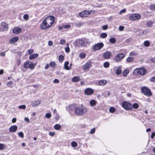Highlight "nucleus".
<instances>
[{
	"label": "nucleus",
	"mask_w": 155,
	"mask_h": 155,
	"mask_svg": "<svg viewBox=\"0 0 155 155\" xmlns=\"http://www.w3.org/2000/svg\"><path fill=\"white\" fill-rule=\"evenodd\" d=\"M87 112V109L83 106L76 107L75 108L74 110L75 114L76 115L79 116L84 114Z\"/></svg>",
	"instance_id": "f257e3e1"
},
{
	"label": "nucleus",
	"mask_w": 155,
	"mask_h": 155,
	"mask_svg": "<svg viewBox=\"0 0 155 155\" xmlns=\"http://www.w3.org/2000/svg\"><path fill=\"white\" fill-rule=\"evenodd\" d=\"M44 20L47 24L48 25V26L50 27L54 22V18L52 16H49L45 18Z\"/></svg>",
	"instance_id": "f03ea898"
},
{
	"label": "nucleus",
	"mask_w": 155,
	"mask_h": 155,
	"mask_svg": "<svg viewBox=\"0 0 155 155\" xmlns=\"http://www.w3.org/2000/svg\"><path fill=\"white\" fill-rule=\"evenodd\" d=\"M142 92L145 95L147 96H151L152 95V93L150 89L147 87H143L141 88Z\"/></svg>",
	"instance_id": "7ed1b4c3"
},
{
	"label": "nucleus",
	"mask_w": 155,
	"mask_h": 155,
	"mask_svg": "<svg viewBox=\"0 0 155 155\" xmlns=\"http://www.w3.org/2000/svg\"><path fill=\"white\" fill-rule=\"evenodd\" d=\"M36 65V63H33L30 61H27L24 64V67L26 68H29L31 69H33Z\"/></svg>",
	"instance_id": "20e7f679"
},
{
	"label": "nucleus",
	"mask_w": 155,
	"mask_h": 155,
	"mask_svg": "<svg viewBox=\"0 0 155 155\" xmlns=\"http://www.w3.org/2000/svg\"><path fill=\"white\" fill-rule=\"evenodd\" d=\"M122 106L126 110H130L132 108V106L130 103L126 102L124 101L122 103Z\"/></svg>",
	"instance_id": "39448f33"
},
{
	"label": "nucleus",
	"mask_w": 155,
	"mask_h": 155,
	"mask_svg": "<svg viewBox=\"0 0 155 155\" xmlns=\"http://www.w3.org/2000/svg\"><path fill=\"white\" fill-rule=\"evenodd\" d=\"M141 15L139 14H133L129 17L130 20L132 21L138 20L140 19Z\"/></svg>",
	"instance_id": "423d86ee"
},
{
	"label": "nucleus",
	"mask_w": 155,
	"mask_h": 155,
	"mask_svg": "<svg viewBox=\"0 0 155 155\" xmlns=\"http://www.w3.org/2000/svg\"><path fill=\"white\" fill-rule=\"evenodd\" d=\"M104 44L102 42L98 43L94 46L93 49L95 51L99 50L104 46Z\"/></svg>",
	"instance_id": "0eeeda50"
},
{
	"label": "nucleus",
	"mask_w": 155,
	"mask_h": 155,
	"mask_svg": "<svg viewBox=\"0 0 155 155\" xmlns=\"http://www.w3.org/2000/svg\"><path fill=\"white\" fill-rule=\"evenodd\" d=\"M91 12L90 11L85 10L79 13V15L82 17H87V15L90 14Z\"/></svg>",
	"instance_id": "6e6552de"
},
{
	"label": "nucleus",
	"mask_w": 155,
	"mask_h": 155,
	"mask_svg": "<svg viewBox=\"0 0 155 155\" xmlns=\"http://www.w3.org/2000/svg\"><path fill=\"white\" fill-rule=\"evenodd\" d=\"M76 42V45L79 47H82L84 44L83 40L79 39H77Z\"/></svg>",
	"instance_id": "1a4fd4ad"
},
{
	"label": "nucleus",
	"mask_w": 155,
	"mask_h": 155,
	"mask_svg": "<svg viewBox=\"0 0 155 155\" xmlns=\"http://www.w3.org/2000/svg\"><path fill=\"white\" fill-rule=\"evenodd\" d=\"M94 90L92 89L88 88L85 89L84 91V93L87 95H91L93 94Z\"/></svg>",
	"instance_id": "9d476101"
},
{
	"label": "nucleus",
	"mask_w": 155,
	"mask_h": 155,
	"mask_svg": "<svg viewBox=\"0 0 155 155\" xmlns=\"http://www.w3.org/2000/svg\"><path fill=\"white\" fill-rule=\"evenodd\" d=\"M50 27L48 26V25L47 24L46 21H45V20H44L41 25V29L46 30Z\"/></svg>",
	"instance_id": "9b49d317"
},
{
	"label": "nucleus",
	"mask_w": 155,
	"mask_h": 155,
	"mask_svg": "<svg viewBox=\"0 0 155 155\" xmlns=\"http://www.w3.org/2000/svg\"><path fill=\"white\" fill-rule=\"evenodd\" d=\"M111 55V53L109 51H106L104 52L103 56L105 59H108L110 58Z\"/></svg>",
	"instance_id": "f8f14e48"
},
{
	"label": "nucleus",
	"mask_w": 155,
	"mask_h": 155,
	"mask_svg": "<svg viewBox=\"0 0 155 155\" xmlns=\"http://www.w3.org/2000/svg\"><path fill=\"white\" fill-rule=\"evenodd\" d=\"M91 64H92L91 62L89 61L87 62L85 64L83 65V70L85 71L87 70L91 67Z\"/></svg>",
	"instance_id": "ddd939ff"
},
{
	"label": "nucleus",
	"mask_w": 155,
	"mask_h": 155,
	"mask_svg": "<svg viewBox=\"0 0 155 155\" xmlns=\"http://www.w3.org/2000/svg\"><path fill=\"white\" fill-rule=\"evenodd\" d=\"M124 57V55L123 54L120 53L118 55L115 57V59L116 61H118L120 60Z\"/></svg>",
	"instance_id": "4468645a"
},
{
	"label": "nucleus",
	"mask_w": 155,
	"mask_h": 155,
	"mask_svg": "<svg viewBox=\"0 0 155 155\" xmlns=\"http://www.w3.org/2000/svg\"><path fill=\"white\" fill-rule=\"evenodd\" d=\"M139 74L141 75H145L147 72L146 70L143 68H139Z\"/></svg>",
	"instance_id": "2eb2a0df"
},
{
	"label": "nucleus",
	"mask_w": 155,
	"mask_h": 155,
	"mask_svg": "<svg viewBox=\"0 0 155 155\" xmlns=\"http://www.w3.org/2000/svg\"><path fill=\"white\" fill-rule=\"evenodd\" d=\"M18 127L16 125H13L9 128V131L11 132H15L17 130Z\"/></svg>",
	"instance_id": "dca6fc26"
},
{
	"label": "nucleus",
	"mask_w": 155,
	"mask_h": 155,
	"mask_svg": "<svg viewBox=\"0 0 155 155\" xmlns=\"http://www.w3.org/2000/svg\"><path fill=\"white\" fill-rule=\"evenodd\" d=\"M107 81L104 80H101L98 82V84L100 86H104L107 84Z\"/></svg>",
	"instance_id": "f3484780"
},
{
	"label": "nucleus",
	"mask_w": 155,
	"mask_h": 155,
	"mask_svg": "<svg viewBox=\"0 0 155 155\" xmlns=\"http://www.w3.org/2000/svg\"><path fill=\"white\" fill-rule=\"evenodd\" d=\"M18 38L15 36L14 38H12L10 40V42L11 44L14 43L18 41Z\"/></svg>",
	"instance_id": "a211bd4d"
},
{
	"label": "nucleus",
	"mask_w": 155,
	"mask_h": 155,
	"mask_svg": "<svg viewBox=\"0 0 155 155\" xmlns=\"http://www.w3.org/2000/svg\"><path fill=\"white\" fill-rule=\"evenodd\" d=\"M21 30V29L20 28L16 27L13 30V32L14 34H18L19 33Z\"/></svg>",
	"instance_id": "6ab92c4d"
},
{
	"label": "nucleus",
	"mask_w": 155,
	"mask_h": 155,
	"mask_svg": "<svg viewBox=\"0 0 155 155\" xmlns=\"http://www.w3.org/2000/svg\"><path fill=\"white\" fill-rule=\"evenodd\" d=\"M40 104V102L38 101H33L31 102V105L33 106H36Z\"/></svg>",
	"instance_id": "aec40b11"
},
{
	"label": "nucleus",
	"mask_w": 155,
	"mask_h": 155,
	"mask_svg": "<svg viewBox=\"0 0 155 155\" xmlns=\"http://www.w3.org/2000/svg\"><path fill=\"white\" fill-rule=\"evenodd\" d=\"M38 56V54H34L29 56V58L30 59H33L37 58Z\"/></svg>",
	"instance_id": "412c9836"
},
{
	"label": "nucleus",
	"mask_w": 155,
	"mask_h": 155,
	"mask_svg": "<svg viewBox=\"0 0 155 155\" xmlns=\"http://www.w3.org/2000/svg\"><path fill=\"white\" fill-rule=\"evenodd\" d=\"M153 24V22L151 20H150L147 22L146 25L148 27H151Z\"/></svg>",
	"instance_id": "4be33fe9"
},
{
	"label": "nucleus",
	"mask_w": 155,
	"mask_h": 155,
	"mask_svg": "<svg viewBox=\"0 0 155 155\" xmlns=\"http://www.w3.org/2000/svg\"><path fill=\"white\" fill-rule=\"evenodd\" d=\"M89 103L91 106H93L97 104V102L94 100H92L90 101Z\"/></svg>",
	"instance_id": "5701e85b"
},
{
	"label": "nucleus",
	"mask_w": 155,
	"mask_h": 155,
	"mask_svg": "<svg viewBox=\"0 0 155 155\" xmlns=\"http://www.w3.org/2000/svg\"><path fill=\"white\" fill-rule=\"evenodd\" d=\"M69 64V62L68 61H66L65 62L64 64V68L67 70H69L70 68L68 66V65Z\"/></svg>",
	"instance_id": "b1692460"
},
{
	"label": "nucleus",
	"mask_w": 155,
	"mask_h": 155,
	"mask_svg": "<svg viewBox=\"0 0 155 155\" xmlns=\"http://www.w3.org/2000/svg\"><path fill=\"white\" fill-rule=\"evenodd\" d=\"M72 80L73 82H77L79 81V79L78 77H74L72 78Z\"/></svg>",
	"instance_id": "393cba45"
},
{
	"label": "nucleus",
	"mask_w": 155,
	"mask_h": 155,
	"mask_svg": "<svg viewBox=\"0 0 155 155\" xmlns=\"http://www.w3.org/2000/svg\"><path fill=\"white\" fill-rule=\"evenodd\" d=\"M110 42L112 44H114L116 42V39L114 38H111L109 39Z\"/></svg>",
	"instance_id": "a878e982"
},
{
	"label": "nucleus",
	"mask_w": 155,
	"mask_h": 155,
	"mask_svg": "<svg viewBox=\"0 0 155 155\" xmlns=\"http://www.w3.org/2000/svg\"><path fill=\"white\" fill-rule=\"evenodd\" d=\"M58 59L60 62H62L64 59V57L63 55H60L59 56Z\"/></svg>",
	"instance_id": "bb28decb"
},
{
	"label": "nucleus",
	"mask_w": 155,
	"mask_h": 155,
	"mask_svg": "<svg viewBox=\"0 0 155 155\" xmlns=\"http://www.w3.org/2000/svg\"><path fill=\"white\" fill-rule=\"evenodd\" d=\"M107 36V34L105 33H102L100 34V37L102 38H106Z\"/></svg>",
	"instance_id": "cd10ccee"
},
{
	"label": "nucleus",
	"mask_w": 155,
	"mask_h": 155,
	"mask_svg": "<svg viewBox=\"0 0 155 155\" xmlns=\"http://www.w3.org/2000/svg\"><path fill=\"white\" fill-rule=\"evenodd\" d=\"M134 60V58L132 57H129L127 58L126 61L128 62H130Z\"/></svg>",
	"instance_id": "c85d7f7f"
},
{
	"label": "nucleus",
	"mask_w": 155,
	"mask_h": 155,
	"mask_svg": "<svg viewBox=\"0 0 155 155\" xmlns=\"http://www.w3.org/2000/svg\"><path fill=\"white\" fill-rule=\"evenodd\" d=\"M2 27L5 29H7L8 27V25L5 22H2L1 23Z\"/></svg>",
	"instance_id": "c756f323"
},
{
	"label": "nucleus",
	"mask_w": 155,
	"mask_h": 155,
	"mask_svg": "<svg viewBox=\"0 0 155 155\" xmlns=\"http://www.w3.org/2000/svg\"><path fill=\"white\" fill-rule=\"evenodd\" d=\"M61 126L59 124H56L54 126V128L56 130H58L61 128Z\"/></svg>",
	"instance_id": "7c9ffc66"
},
{
	"label": "nucleus",
	"mask_w": 155,
	"mask_h": 155,
	"mask_svg": "<svg viewBox=\"0 0 155 155\" xmlns=\"http://www.w3.org/2000/svg\"><path fill=\"white\" fill-rule=\"evenodd\" d=\"M129 71L127 70H125L123 72V76L124 77L127 76V74L129 73Z\"/></svg>",
	"instance_id": "2f4dec72"
},
{
	"label": "nucleus",
	"mask_w": 155,
	"mask_h": 155,
	"mask_svg": "<svg viewBox=\"0 0 155 155\" xmlns=\"http://www.w3.org/2000/svg\"><path fill=\"white\" fill-rule=\"evenodd\" d=\"M150 9L151 10H155V5L152 4L150 6Z\"/></svg>",
	"instance_id": "473e14b6"
},
{
	"label": "nucleus",
	"mask_w": 155,
	"mask_h": 155,
	"mask_svg": "<svg viewBox=\"0 0 155 155\" xmlns=\"http://www.w3.org/2000/svg\"><path fill=\"white\" fill-rule=\"evenodd\" d=\"M139 68H136L133 71V74L136 75V74H139Z\"/></svg>",
	"instance_id": "72a5a7b5"
},
{
	"label": "nucleus",
	"mask_w": 155,
	"mask_h": 155,
	"mask_svg": "<svg viewBox=\"0 0 155 155\" xmlns=\"http://www.w3.org/2000/svg\"><path fill=\"white\" fill-rule=\"evenodd\" d=\"M121 73V71L120 68H118L116 70V73L117 74L119 75Z\"/></svg>",
	"instance_id": "f704fd0d"
},
{
	"label": "nucleus",
	"mask_w": 155,
	"mask_h": 155,
	"mask_svg": "<svg viewBox=\"0 0 155 155\" xmlns=\"http://www.w3.org/2000/svg\"><path fill=\"white\" fill-rule=\"evenodd\" d=\"M103 65L105 68H107L109 67V63L108 62H106Z\"/></svg>",
	"instance_id": "c9c22d12"
},
{
	"label": "nucleus",
	"mask_w": 155,
	"mask_h": 155,
	"mask_svg": "<svg viewBox=\"0 0 155 155\" xmlns=\"http://www.w3.org/2000/svg\"><path fill=\"white\" fill-rule=\"evenodd\" d=\"M77 143L74 141H73L71 143V145L73 147H75L77 146Z\"/></svg>",
	"instance_id": "e433bc0d"
},
{
	"label": "nucleus",
	"mask_w": 155,
	"mask_h": 155,
	"mask_svg": "<svg viewBox=\"0 0 155 155\" xmlns=\"http://www.w3.org/2000/svg\"><path fill=\"white\" fill-rule=\"evenodd\" d=\"M150 44V42L148 41H145L144 43V45L146 47H148Z\"/></svg>",
	"instance_id": "4c0bfd02"
},
{
	"label": "nucleus",
	"mask_w": 155,
	"mask_h": 155,
	"mask_svg": "<svg viewBox=\"0 0 155 155\" xmlns=\"http://www.w3.org/2000/svg\"><path fill=\"white\" fill-rule=\"evenodd\" d=\"M115 111V109L114 108V107H111L109 108V111L110 112L113 113H114Z\"/></svg>",
	"instance_id": "58836bf2"
},
{
	"label": "nucleus",
	"mask_w": 155,
	"mask_h": 155,
	"mask_svg": "<svg viewBox=\"0 0 155 155\" xmlns=\"http://www.w3.org/2000/svg\"><path fill=\"white\" fill-rule=\"evenodd\" d=\"M80 57L82 58H84L85 57L86 54L84 53H82L80 54Z\"/></svg>",
	"instance_id": "ea45409f"
},
{
	"label": "nucleus",
	"mask_w": 155,
	"mask_h": 155,
	"mask_svg": "<svg viewBox=\"0 0 155 155\" xmlns=\"http://www.w3.org/2000/svg\"><path fill=\"white\" fill-rule=\"evenodd\" d=\"M133 107L135 109H137L139 107L138 104L136 103H134L133 105Z\"/></svg>",
	"instance_id": "a19ab883"
},
{
	"label": "nucleus",
	"mask_w": 155,
	"mask_h": 155,
	"mask_svg": "<svg viewBox=\"0 0 155 155\" xmlns=\"http://www.w3.org/2000/svg\"><path fill=\"white\" fill-rule=\"evenodd\" d=\"M137 54L134 51H132L130 53V56H135Z\"/></svg>",
	"instance_id": "79ce46f5"
},
{
	"label": "nucleus",
	"mask_w": 155,
	"mask_h": 155,
	"mask_svg": "<svg viewBox=\"0 0 155 155\" xmlns=\"http://www.w3.org/2000/svg\"><path fill=\"white\" fill-rule=\"evenodd\" d=\"M51 114L50 113H46L45 114V117L48 118H50L51 117Z\"/></svg>",
	"instance_id": "37998d69"
},
{
	"label": "nucleus",
	"mask_w": 155,
	"mask_h": 155,
	"mask_svg": "<svg viewBox=\"0 0 155 155\" xmlns=\"http://www.w3.org/2000/svg\"><path fill=\"white\" fill-rule=\"evenodd\" d=\"M18 136L21 138H23L24 137V134L22 132H20L18 134Z\"/></svg>",
	"instance_id": "c03bdc74"
},
{
	"label": "nucleus",
	"mask_w": 155,
	"mask_h": 155,
	"mask_svg": "<svg viewBox=\"0 0 155 155\" xmlns=\"http://www.w3.org/2000/svg\"><path fill=\"white\" fill-rule=\"evenodd\" d=\"M29 16L28 14H25L23 16V18L25 20H27Z\"/></svg>",
	"instance_id": "a18cd8bd"
},
{
	"label": "nucleus",
	"mask_w": 155,
	"mask_h": 155,
	"mask_svg": "<svg viewBox=\"0 0 155 155\" xmlns=\"http://www.w3.org/2000/svg\"><path fill=\"white\" fill-rule=\"evenodd\" d=\"M50 66L51 67H54L55 66V63L54 62H51L50 63Z\"/></svg>",
	"instance_id": "49530a36"
},
{
	"label": "nucleus",
	"mask_w": 155,
	"mask_h": 155,
	"mask_svg": "<svg viewBox=\"0 0 155 155\" xmlns=\"http://www.w3.org/2000/svg\"><path fill=\"white\" fill-rule=\"evenodd\" d=\"M95 128H94L91 130V131L90 132V133L91 134H93L95 133Z\"/></svg>",
	"instance_id": "de8ad7c7"
},
{
	"label": "nucleus",
	"mask_w": 155,
	"mask_h": 155,
	"mask_svg": "<svg viewBox=\"0 0 155 155\" xmlns=\"http://www.w3.org/2000/svg\"><path fill=\"white\" fill-rule=\"evenodd\" d=\"M66 42L65 41L64 39H61L60 41V43L61 45H64Z\"/></svg>",
	"instance_id": "09e8293b"
},
{
	"label": "nucleus",
	"mask_w": 155,
	"mask_h": 155,
	"mask_svg": "<svg viewBox=\"0 0 155 155\" xmlns=\"http://www.w3.org/2000/svg\"><path fill=\"white\" fill-rule=\"evenodd\" d=\"M5 148V145L3 144H0V150H2Z\"/></svg>",
	"instance_id": "8fccbe9b"
},
{
	"label": "nucleus",
	"mask_w": 155,
	"mask_h": 155,
	"mask_svg": "<svg viewBox=\"0 0 155 155\" xmlns=\"http://www.w3.org/2000/svg\"><path fill=\"white\" fill-rule=\"evenodd\" d=\"M19 108L20 109H25L26 108V106L25 105H22L19 106Z\"/></svg>",
	"instance_id": "3c124183"
},
{
	"label": "nucleus",
	"mask_w": 155,
	"mask_h": 155,
	"mask_svg": "<svg viewBox=\"0 0 155 155\" xmlns=\"http://www.w3.org/2000/svg\"><path fill=\"white\" fill-rule=\"evenodd\" d=\"M150 81L152 82H155V77H152L150 79Z\"/></svg>",
	"instance_id": "603ef678"
},
{
	"label": "nucleus",
	"mask_w": 155,
	"mask_h": 155,
	"mask_svg": "<svg viewBox=\"0 0 155 155\" xmlns=\"http://www.w3.org/2000/svg\"><path fill=\"white\" fill-rule=\"evenodd\" d=\"M70 48L68 46L65 48V51L67 53H69L70 52Z\"/></svg>",
	"instance_id": "864d4df0"
},
{
	"label": "nucleus",
	"mask_w": 155,
	"mask_h": 155,
	"mask_svg": "<svg viewBox=\"0 0 155 155\" xmlns=\"http://www.w3.org/2000/svg\"><path fill=\"white\" fill-rule=\"evenodd\" d=\"M28 53L29 54H31L32 53L34 52V51L32 49H29L28 51Z\"/></svg>",
	"instance_id": "5fc2aeb1"
},
{
	"label": "nucleus",
	"mask_w": 155,
	"mask_h": 155,
	"mask_svg": "<svg viewBox=\"0 0 155 155\" xmlns=\"http://www.w3.org/2000/svg\"><path fill=\"white\" fill-rule=\"evenodd\" d=\"M71 25H66L63 26V27L65 28H70Z\"/></svg>",
	"instance_id": "6e6d98bb"
},
{
	"label": "nucleus",
	"mask_w": 155,
	"mask_h": 155,
	"mask_svg": "<svg viewBox=\"0 0 155 155\" xmlns=\"http://www.w3.org/2000/svg\"><path fill=\"white\" fill-rule=\"evenodd\" d=\"M108 26L107 25H104L102 26V29L103 30H105L107 29Z\"/></svg>",
	"instance_id": "4d7b16f0"
},
{
	"label": "nucleus",
	"mask_w": 155,
	"mask_h": 155,
	"mask_svg": "<svg viewBox=\"0 0 155 155\" xmlns=\"http://www.w3.org/2000/svg\"><path fill=\"white\" fill-rule=\"evenodd\" d=\"M73 107V106L71 105L69 106L68 108V109L69 110H72Z\"/></svg>",
	"instance_id": "13d9d810"
},
{
	"label": "nucleus",
	"mask_w": 155,
	"mask_h": 155,
	"mask_svg": "<svg viewBox=\"0 0 155 155\" xmlns=\"http://www.w3.org/2000/svg\"><path fill=\"white\" fill-rule=\"evenodd\" d=\"M55 134V133L53 132H49V135L51 136H53Z\"/></svg>",
	"instance_id": "bf43d9fd"
},
{
	"label": "nucleus",
	"mask_w": 155,
	"mask_h": 155,
	"mask_svg": "<svg viewBox=\"0 0 155 155\" xmlns=\"http://www.w3.org/2000/svg\"><path fill=\"white\" fill-rule=\"evenodd\" d=\"M124 26H121L119 27V29L120 31H122L124 30Z\"/></svg>",
	"instance_id": "052dcab7"
},
{
	"label": "nucleus",
	"mask_w": 155,
	"mask_h": 155,
	"mask_svg": "<svg viewBox=\"0 0 155 155\" xmlns=\"http://www.w3.org/2000/svg\"><path fill=\"white\" fill-rule=\"evenodd\" d=\"M25 121L27 122L28 123L29 122L30 120L28 117H25Z\"/></svg>",
	"instance_id": "680f3d73"
},
{
	"label": "nucleus",
	"mask_w": 155,
	"mask_h": 155,
	"mask_svg": "<svg viewBox=\"0 0 155 155\" xmlns=\"http://www.w3.org/2000/svg\"><path fill=\"white\" fill-rule=\"evenodd\" d=\"M131 40V38H127L126 40V42L127 43H129L130 42Z\"/></svg>",
	"instance_id": "e2e57ef3"
},
{
	"label": "nucleus",
	"mask_w": 155,
	"mask_h": 155,
	"mask_svg": "<svg viewBox=\"0 0 155 155\" xmlns=\"http://www.w3.org/2000/svg\"><path fill=\"white\" fill-rule=\"evenodd\" d=\"M13 81H10L7 83V85H12L13 84Z\"/></svg>",
	"instance_id": "0e129e2a"
},
{
	"label": "nucleus",
	"mask_w": 155,
	"mask_h": 155,
	"mask_svg": "<svg viewBox=\"0 0 155 155\" xmlns=\"http://www.w3.org/2000/svg\"><path fill=\"white\" fill-rule=\"evenodd\" d=\"M155 136V133L153 132L151 135V138H153Z\"/></svg>",
	"instance_id": "69168bd1"
},
{
	"label": "nucleus",
	"mask_w": 155,
	"mask_h": 155,
	"mask_svg": "<svg viewBox=\"0 0 155 155\" xmlns=\"http://www.w3.org/2000/svg\"><path fill=\"white\" fill-rule=\"evenodd\" d=\"M54 83H58L59 82V81L58 79H55L54 81Z\"/></svg>",
	"instance_id": "338daca9"
},
{
	"label": "nucleus",
	"mask_w": 155,
	"mask_h": 155,
	"mask_svg": "<svg viewBox=\"0 0 155 155\" xmlns=\"http://www.w3.org/2000/svg\"><path fill=\"white\" fill-rule=\"evenodd\" d=\"M48 44V45L50 46H51L53 45V42L51 41H49Z\"/></svg>",
	"instance_id": "774afa93"
}]
</instances>
